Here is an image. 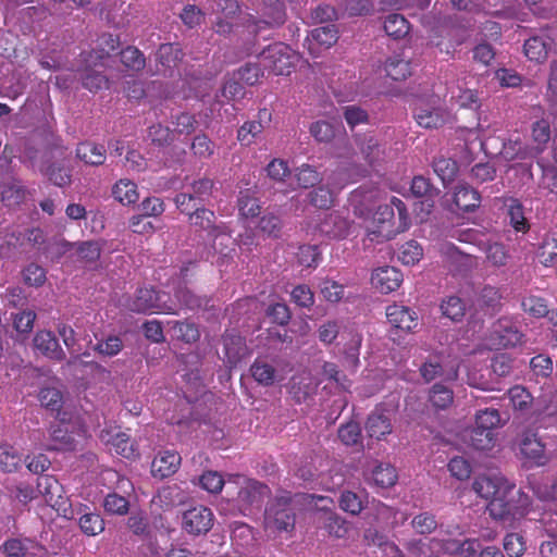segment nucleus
<instances>
[{
    "mask_svg": "<svg viewBox=\"0 0 557 557\" xmlns=\"http://www.w3.org/2000/svg\"><path fill=\"white\" fill-rule=\"evenodd\" d=\"M190 150L198 159H209L214 153L215 145L206 134H199L193 138Z\"/></svg>",
    "mask_w": 557,
    "mask_h": 557,
    "instance_id": "0e129e2a",
    "label": "nucleus"
},
{
    "mask_svg": "<svg viewBox=\"0 0 557 557\" xmlns=\"http://www.w3.org/2000/svg\"><path fill=\"white\" fill-rule=\"evenodd\" d=\"M188 220L191 225L207 232V237L212 242L213 247L219 238H231L228 226L223 222L216 223L214 211L203 206L196 208Z\"/></svg>",
    "mask_w": 557,
    "mask_h": 557,
    "instance_id": "9d476101",
    "label": "nucleus"
},
{
    "mask_svg": "<svg viewBox=\"0 0 557 557\" xmlns=\"http://www.w3.org/2000/svg\"><path fill=\"white\" fill-rule=\"evenodd\" d=\"M475 425L480 426L481 430H488L493 432L494 429L502 425L499 411L495 408H485L479 410L475 413Z\"/></svg>",
    "mask_w": 557,
    "mask_h": 557,
    "instance_id": "052dcab7",
    "label": "nucleus"
},
{
    "mask_svg": "<svg viewBox=\"0 0 557 557\" xmlns=\"http://www.w3.org/2000/svg\"><path fill=\"white\" fill-rule=\"evenodd\" d=\"M214 188V181L209 177H200L190 184V191H188L194 199L198 200L201 206L212 196Z\"/></svg>",
    "mask_w": 557,
    "mask_h": 557,
    "instance_id": "6e6d98bb",
    "label": "nucleus"
},
{
    "mask_svg": "<svg viewBox=\"0 0 557 557\" xmlns=\"http://www.w3.org/2000/svg\"><path fill=\"white\" fill-rule=\"evenodd\" d=\"M504 205L508 208L510 224L516 232L527 233L530 224L524 215V208L517 198H506Z\"/></svg>",
    "mask_w": 557,
    "mask_h": 557,
    "instance_id": "f704fd0d",
    "label": "nucleus"
},
{
    "mask_svg": "<svg viewBox=\"0 0 557 557\" xmlns=\"http://www.w3.org/2000/svg\"><path fill=\"white\" fill-rule=\"evenodd\" d=\"M518 446L524 463L529 467L545 466L550 459L546 453V445L532 429H527L520 434Z\"/></svg>",
    "mask_w": 557,
    "mask_h": 557,
    "instance_id": "0eeeda50",
    "label": "nucleus"
},
{
    "mask_svg": "<svg viewBox=\"0 0 557 557\" xmlns=\"http://www.w3.org/2000/svg\"><path fill=\"white\" fill-rule=\"evenodd\" d=\"M383 70L391 79L403 82L412 75V62L403 52H396L386 58Z\"/></svg>",
    "mask_w": 557,
    "mask_h": 557,
    "instance_id": "aec40b11",
    "label": "nucleus"
},
{
    "mask_svg": "<svg viewBox=\"0 0 557 557\" xmlns=\"http://www.w3.org/2000/svg\"><path fill=\"white\" fill-rule=\"evenodd\" d=\"M251 377L261 386L268 387L278 381V373L267 357H257L249 368Z\"/></svg>",
    "mask_w": 557,
    "mask_h": 557,
    "instance_id": "393cba45",
    "label": "nucleus"
},
{
    "mask_svg": "<svg viewBox=\"0 0 557 557\" xmlns=\"http://www.w3.org/2000/svg\"><path fill=\"white\" fill-rule=\"evenodd\" d=\"M34 542L27 537H10L0 545L4 557H26Z\"/></svg>",
    "mask_w": 557,
    "mask_h": 557,
    "instance_id": "e433bc0d",
    "label": "nucleus"
},
{
    "mask_svg": "<svg viewBox=\"0 0 557 557\" xmlns=\"http://www.w3.org/2000/svg\"><path fill=\"white\" fill-rule=\"evenodd\" d=\"M433 171L444 185L451 183L458 173V164L450 158H437L433 161Z\"/></svg>",
    "mask_w": 557,
    "mask_h": 557,
    "instance_id": "37998d69",
    "label": "nucleus"
},
{
    "mask_svg": "<svg viewBox=\"0 0 557 557\" xmlns=\"http://www.w3.org/2000/svg\"><path fill=\"white\" fill-rule=\"evenodd\" d=\"M349 228L348 221L338 212H330L317 225L320 234L329 238H343L347 235Z\"/></svg>",
    "mask_w": 557,
    "mask_h": 557,
    "instance_id": "a878e982",
    "label": "nucleus"
},
{
    "mask_svg": "<svg viewBox=\"0 0 557 557\" xmlns=\"http://www.w3.org/2000/svg\"><path fill=\"white\" fill-rule=\"evenodd\" d=\"M112 196L124 206L133 205L139 198L137 185L127 178H122L114 184L112 187Z\"/></svg>",
    "mask_w": 557,
    "mask_h": 557,
    "instance_id": "c9c22d12",
    "label": "nucleus"
},
{
    "mask_svg": "<svg viewBox=\"0 0 557 557\" xmlns=\"http://www.w3.org/2000/svg\"><path fill=\"white\" fill-rule=\"evenodd\" d=\"M226 494L236 503L238 509L246 513L252 508H260L271 494L270 487L243 474H231L226 481Z\"/></svg>",
    "mask_w": 557,
    "mask_h": 557,
    "instance_id": "f257e3e1",
    "label": "nucleus"
},
{
    "mask_svg": "<svg viewBox=\"0 0 557 557\" xmlns=\"http://www.w3.org/2000/svg\"><path fill=\"white\" fill-rule=\"evenodd\" d=\"M386 319L397 331L410 333L418 325V315L409 307L393 304L386 307Z\"/></svg>",
    "mask_w": 557,
    "mask_h": 557,
    "instance_id": "2eb2a0df",
    "label": "nucleus"
},
{
    "mask_svg": "<svg viewBox=\"0 0 557 557\" xmlns=\"http://www.w3.org/2000/svg\"><path fill=\"white\" fill-rule=\"evenodd\" d=\"M555 47V40L548 33V29H542L539 34L529 37L523 45L525 57L535 63H544L549 52Z\"/></svg>",
    "mask_w": 557,
    "mask_h": 557,
    "instance_id": "f8f14e48",
    "label": "nucleus"
},
{
    "mask_svg": "<svg viewBox=\"0 0 557 557\" xmlns=\"http://www.w3.org/2000/svg\"><path fill=\"white\" fill-rule=\"evenodd\" d=\"M339 441L346 446H355L361 443V428L356 421L341 424L337 431Z\"/></svg>",
    "mask_w": 557,
    "mask_h": 557,
    "instance_id": "864d4df0",
    "label": "nucleus"
},
{
    "mask_svg": "<svg viewBox=\"0 0 557 557\" xmlns=\"http://www.w3.org/2000/svg\"><path fill=\"white\" fill-rule=\"evenodd\" d=\"M295 177L298 186L301 188H310L321 182V175L318 170L307 163L296 169Z\"/></svg>",
    "mask_w": 557,
    "mask_h": 557,
    "instance_id": "680f3d73",
    "label": "nucleus"
},
{
    "mask_svg": "<svg viewBox=\"0 0 557 557\" xmlns=\"http://www.w3.org/2000/svg\"><path fill=\"white\" fill-rule=\"evenodd\" d=\"M500 156L506 161L527 160L536 158L539 156V150H532L519 139H509L503 144Z\"/></svg>",
    "mask_w": 557,
    "mask_h": 557,
    "instance_id": "7c9ffc66",
    "label": "nucleus"
},
{
    "mask_svg": "<svg viewBox=\"0 0 557 557\" xmlns=\"http://www.w3.org/2000/svg\"><path fill=\"white\" fill-rule=\"evenodd\" d=\"M522 310L529 315L540 319L549 314L547 301L540 296L529 295L521 301Z\"/></svg>",
    "mask_w": 557,
    "mask_h": 557,
    "instance_id": "a18cd8bd",
    "label": "nucleus"
},
{
    "mask_svg": "<svg viewBox=\"0 0 557 557\" xmlns=\"http://www.w3.org/2000/svg\"><path fill=\"white\" fill-rule=\"evenodd\" d=\"M533 494L542 502H557V478L531 483Z\"/></svg>",
    "mask_w": 557,
    "mask_h": 557,
    "instance_id": "338daca9",
    "label": "nucleus"
},
{
    "mask_svg": "<svg viewBox=\"0 0 557 557\" xmlns=\"http://www.w3.org/2000/svg\"><path fill=\"white\" fill-rule=\"evenodd\" d=\"M508 396L513 410L521 414H528L531 411L533 397L527 388L516 385L508 391Z\"/></svg>",
    "mask_w": 557,
    "mask_h": 557,
    "instance_id": "58836bf2",
    "label": "nucleus"
},
{
    "mask_svg": "<svg viewBox=\"0 0 557 557\" xmlns=\"http://www.w3.org/2000/svg\"><path fill=\"white\" fill-rule=\"evenodd\" d=\"M271 120L272 112L268 108L259 109L255 120L245 122L238 128L237 140L244 146L251 145L255 138L263 132L267 125L270 124Z\"/></svg>",
    "mask_w": 557,
    "mask_h": 557,
    "instance_id": "dca6fc26",
    "label": "nucleus"
},
{
    "mask_svg": "<svg viewBox=\"0 0 557 557\" xmlns=\"http://www.w3.org/2000/svg\"><path fill=\"white\" fill-rule=\"evenodd\" d=\"M295 521L296 515L289 494L276 496L265 508L264 523L268 529L289 532L294 530Z\"/></svg>",
    "mask_w": 557,
    "mask_h": 557,
    "instance_id": "f03ea898",
    "label": "nucleus"
},
{
    "mask_svg": "<svg viewBox=\"0 0 557 557\" xmlns=\"http://www.w3.org/2000/svg\"><path fill=\"white\" fill-rule=\"evenodd\" d=\"M239 214L244 218H256L261 212L259 199L250 189L240 190L237 199Z\"/></svg>",
    "mask_w": 557,
    "mask_h": 557,
    "instance_id": "4c0bfd02",
    "label": "nucleus"
},
{
    "mask_svg": "<svg viewBox=\"0 0 557 557\" xmlns=\"http://www.w3.org/2000/svg\"><path fill=\"white\" fill-rule=\"evenodd\" d=\"M372 480L376 486L388 488L397 481L396 469L388 463H380L372 471Z\"/></svg>",
    "mask_w": 557,
    "mask_h": 557,
    "instance_id": "de8ad7c7",
    "label": "nucleus"
},
{
    "mask_svg": "<svg viewBox=\"0 0 557 557\" xmlns=\"http://www.w3.org/2000/svg\"><path fill=\"white\" fill-rule=\"evenodd\" d=\"M214 516L210 508L198 505L183 512L182 529L190 535L207 534L213 527Z\"/></svg>",
    "mask_w": 557,
    "mask_h": 557,
    "instance_id": "9b49d317",
    "label": "nucleus"
},
{
    "mask_svg": "<svg viewBox=\"0 0 557 557\" xmlns=\"http://www.w3.org/2000/svg\"><path fill=\"white\" fill-rule=\"evenodd\" d=\"M363 159L370 166H374L384 157V149L373 137H364L359 144Z\"/></svg>",
    "mask_w": 557,
    "mask_h": 557,
    "instance_id": "c03bdc74",
    "label": "nucleus"
},
{
    "mask_svg": "<svg viewBox=\"0 0 557 557\" xmlns=\"http://www.w3.org/2000/svg\"><path fill=\"white\" fill-rule=\"evenodd\" d=\"M103 508L109 515L125 516L129 510V502L124 496L112 492L104 497Z\"/></svg>",
    "mask_w": 557,
    "mask_h": 557,
    "instance_id": "bf43d9fd",
    "label": "nucleus"
},
{
    "mask_svg": "<svg viewBox=\"0 0 557 557\" xmlns=\"http://www.w3.org/2000/svg\"><path fill=\"white\" fill-rule=\"evenodd\" d=\"M34 347L44 356L55 361H63L65 352L51 331H38L34 337Z\"/></svg>",
    "mask_w": 557,
    "mask_h": 557,
    "instance_id": "4be33fe9",
    "label": "nucleus"
},
{
    "mask_svg": "<svg viewBox=\"0 0 557 557\" xmlns=\"http://www.w3.org/2000/svg\"><path fill=\"white\" fill-rule=\"evenodd\" d=\"M282 220L274 213L263 214L257 225L259 232L272 238H278L282 232Z\"/></svg>",
    "mask_w": 557,
    "mask_h": 557,
    "instance_id": "13d9d810",
    "label": "nucleus"
},
{
    "mask_svg": "<svg viewBox=\"0 0 557 557\" xmlns=\"http://www.w3.org/2000/svg\"><path fill=\"white\" fill-rule=\"evenodd\" d=\"M123 341L117 335H109L104 339H100L94 346V350L103 357H114L123 349Z\"/></svg>",
    "mask_w": 557,
    "mask_h": 557,
    "instance_id": "e2e57ef3",
    "label": "nucleus"
},
{
    "mask_svg": "<svg viewBox=\"0 0 557 557\" xmlns=\"http://www.w3.org/2000/svg\"><path fill=\"white\" fill-rule=\"evenodd\" d=\"M79 63L81 64L77 67V72L84 88L91 92H97L102 88H108V77L102 72L97 70L98 67H102L101 63L95 60L94 62H89L87 60H82L81 58Z\"/></svg>",
    "mask_w": 557,
    "mask_h": 557,
    "instance_id": "ddd939ff",
    "label": "nucleus"
},
{
    "mask_svg": "<svg viewBox=\"0 0 557 557\" xmlns=\"http://www.w3.org/2000/svg\"><path fill=\"white\" fill-rule=\"evenodd\" d=\"M335 191L329 186L320 185L309 193V201L319 209H330L335 202Z\"/></svg>",
    "mask_w": 557,
    "mask_h": 557,
    "instance_id": "09e8293b",
    "label": "nucleus"
},
{
    "mask_svg": "<svg viewBox=\"0 0 557 557\" xmlns=\"http://www.w3.org/2000/svg\"><path fill=\"white\" fill-rule=\"evenodd\" d=\"M473 491L482 498L494 499L508 497L515 490V484L500 474L478 475L472 483Z\"/></svg>",
    "mask_w": 557,
    "mask_h": 557,
    "instance_id": "6e6552de",
    "label": "nucleus"
},
{
    "mask_svg": "<svg viewBox=\"0 0 557 557\" xmlns=\"http://www.w3.org/2000/svg\"><path fill=\"white\" fill-rule=\"evenodd\" d=\"M523 334L508 319H498L486 337L491 349L499 350L516 347L522 343Z\"/></svg>",
    "mask_w": 557,
    "mask_h": 557,
    "instance_id": "1a4fd4ad",
    "label": "nucleus"
},
{
    "mask_svg": "<svg viewBox=\"0 0 557 557\" xmlns=\"http://www.w3.org/2000/svg\"><path fill=\"white\" fill-rule=\"evenodd\" d=\"M39 401L41 406L51 411L59 412L63 405L62 393L54 387H42L39 392Z\"/></svg>",
    "mask_w": 557,
    "mask_h": 557,
    "instance_id": "774afa93",
    "label": "nucleus"
},
{
    "mask_svg": "<svg viewBox=\"0 0 557 557\" xmlns=\"http://www.w3.org/2000/svg\"><path fill=\"white\" fill-rule=\"evenodd\" d=\"M530 496L521 490H513L508 497L494 499L487 504L488 515L494 520H506L509 517H523L529 513L531 508Z\"/></svg>",
    "mask_w": 557,
    "mask_h": 557,
    "instance_id": "20e7f679",
    "label": "nucleus"
},
{
    "mask_svg": "<svg viewBox=\"0 0 557 557\" xmlns=\"http://www.w3.org/2000/svg\"><path fill=\"white\" fill-rule=\"evenodd\" d=\"M268 0H264L267 3ZM270 3L265 5L263 18L253 21V28L251 33L257 34L264 27H274L284 24L286 20V10L284 0H269Z\"/></svg>",
    "mask_w": 557,
    "mask_h": 557,
    "instance_id": "6ab92c4d",
    "label": "nucleus"
},
{
    "mask_svg": "<svg viewBox=\"0 0 557 557\" xmlns=\"http://www.w3.org/2000/svg\"><path fill=\"white\" fill-rule=\"evenodd\" d=\"M394 219L395 211H393V207L388 205L379 206L375 214L374 221L379 224V233H385V236H391L392 234L398 233L396 228H394Z\"/></svg>",
    "mask_w": 557,
    "mask_h": 557,
    "instance_id": "49530a36",
    "label": "nucleus"
},
{
    "mask_svg": "<svg viewBox=\"0 0 557 557\" xmlns=\"http://www.w3.org/2000/svg\"><path fill=\"white\" fill-rule=\"evenodd\" d=\"M101 440L113 449L115 454L124 458H133L136 455L134 444L125 432L120 430H104L101 433Z\"/></svg>",
    "mask_w": 557,
    "mask_h": 557,
    "instance_id": "5701e85b",
    "label": "nucleus"
},
{
    "mask_svg": "<svg viewBox=\"0 0 557 557\" xmlns=\"http://www.w3.org/2000/svg\"><path fill=\"white\" fill-rule=\"evenodd\" d=\"M410 524L414 532L420 535L433 533L438 525L435 516L429 511H423L416 515L412 518Z\"/></svg>",
    "mask_w": 557,
    "mask_h": 557,
    "instance_id": "4d7b16f0",
    "label": "nucleus"
},
{
    "mask_svg": "<svg viewBox=\"0 0 557 557\" xmlns=\"http://www.w3.org/2000/svg\"><path fill=\"white\" fill-rule=\"evenodd\" d=\"M449 3L451 7L457 11H465L467 13L472 14H484V15H492L497 17H511L512 14L509 11L505 10H498L495 12H491L485 7V1L480 0H449Z\"/></svg>",
    "mask_w": 557,
    "mask_h": 557,
    "instance_id": "2f4dec72",
    "label": "nucleus"
},
{
    "mask_svg": "<svg viewBox=\"0 0 557 557\" xmlns=\"http://www.w3.org/2000/svg\"><path fill=\"white\" fill-rule=\"evenodd\" d=\"M172 329L175 337L184 343H196L200 338L199 329L194 322L175 321Z\"/></svg>",
    "mask_w": 557,
    "mask_h": 557,
    "instance_id": "3c124183",
    "label": "nucleus"
},
{
    "mask_svg": "<svg viewBox=\"0 0 557 557\" xmlns=\"http://www.w3.org/2000/svg\"><path fill=\"white\" fill-rule=\"evenodd\" d=\"M102 245L99 240H85L76 244V252L81 260L96 263L101 256Z\"/></svg>",
    "mask_w": 557,
    "mask_h": 557,
    "instance_id": "5fc2aeb1",
    "label": "nucleus"
},
{
    "mask_svg": "<svg viewBox=\"0 0 557 557\" xmlns=\"http://www.w3.org/2000/svg\"><path fill=\"white\" fill-rule=\"evenodd\" d=\"M74 509V516L79 515L78 525L87 536H96L104 531V520L98 512L90 510L85 504H78Z\"/></svg>",
    "mask_w": 557,
    "mask_h": 557,
    "instance_id": "a211bd4d",
    "label": "nucleus"
},
{
    "mask_svg": "<svg viewBox=\"0 0 557 557\" xmlns=\"http://www.w3.org/2000/svg\"><path fill=\"white\" fill-rule=\"evenodd\" d=\"M123 306L135 313L166 312L175 313L171 306L161 301V294L153 287L137 288L133 296H128Z\"/></svg>",
    "mask_w": 557,
    "mask_h": 557,
    "instance_id": "423d86ee",
    "label": "nucleus"
},
{
    "mask_svg": "<svg viewBox=\"0 0 557 557\" xmlns=\"http://www.w3.org/2000/svg\"><path fill=\"white\" fill-rule=\"evenodd\" d=\"M181 455L175 450L160 451L152 460L151 472L160 479L173 475L181 466Z\"/></svg>",
    "mask_w": 557,
    "mask_h": 557,
    "instance_id": "412c9836",
    "label": "nucleus"
},
{
    "mask_svg": "<svg viewBox=\"0 0 557 557\" xmlns=\"http://www.w3.org/2000/svg\"><path fill=\"white\" fill-rule=\"evenodd\" d=\"M263 70L274 75H289L295 65V52L283 42L268 46L259 54Z\"/></svg>",
    "mask_w": 557,
    "mask_h": 557,
    "instance_id": "39448f33",
    "label": "nucleus"
},
{
    "mask_svg": "<svg viewBox=\"0 0 557 557\" xmlns=\"http://www.w3.org/2000/svg\"><path fill=\"white\" fill-rule=\"evenodd\" d=\"M441 312L451 321L459 322L466 314V304L458 296H447L441 302Z\"/></svg>",
    "mask_w": 557,
    "mask_h": 557,
    "instance_id": "a19ab883",
    "label": "nucleus"
},
{
    "mask_svg": "<svg viewBox=\"0 0 557 557\" xmlns=\"http://www.w3.org/2000/svg\"><path fill=\"white\" fill-rule=\"evenodd\" d=\"M454 202L456 207L465 212L476 209L481 202L478 190L467 184H460L455 188Z\"/></svg>",
    "mask_w": 557,
    "mask_h": 557,
    "instance_id": "c756f323",
    "label": "nucleus"
},
{
    "mask_svg": "<svg viewBox=\"0 0 557 557\" xmlns=\"http://www.w3.org/2000/svg\"><path fill=\"white\" fill-rule=\"evenodd\" d=\"M429 401L435 409H446L454 401V392L442 383H435L429 391Z\"/></svg>",
    "mask_w": 557,
    "mask_h": 557,
    "instance_id": "ea45409f",
    "label": "nucleus"
},
{
    "mask_svg": "<svg viewBox=\"0 0 557 557\" xmlns=\"http://www.w3.org/2000/svg\"><path fill=\"white\" fill-rule=\"evenodd\" d=\"M404 281V275L395 267L385 265L375 269L371 275L372 286L381 294H391L397 290Z\"/></svg>",
    "mask_w": 557,
    "mask_h": 557,
    "instance_id": "4468645a",
    "label": "nucleus"
},
{
    "mask_svg": "<svg viewBox=\"0 0 557 557\" xmlns=\"http://www.w3.org/2000/svg\"><path fill=\"white\" fill-rule=\"evenodd\" d=\"M311 38L319 46L330 48L338 40V29L334 24H327L311 30Z\"/></svg>",
    "mask_w": 557,
    "mask_h": 557,
    "instance_id": "8fccbe9b",
    "label": "nucleus"
},
{
    "mask_svg": "<svg viewBox=\"0 0 557 557\" xmlns=\"http://www.w3.org/2000/svg\"><path fill=\"white\" fill-rule=\"evenodd\" d=\"M532 139L535 146L532 150H539V154L544 151L550 140V123L548 120L541 119L532 124Z\"/></svg>",
    "mask_w": 557,
    "mask_h": 557,
    "instance_id": "79ce46f5",
    "label": "nucleus"
},
{
    "mask_svg": "<svg viewBox=\"0 0 557 557\" xmlns=\"http://www.w3.org/2000/svg\"><path fill=\"white\" fill-rule=\"evenodd\" d=\"M76 157L89 165H101L106 161V149L90 141L81 143L76 148Z\"/></svg>",
    "mask_w": 557,
    "mask_h": 557,
    "instance_id": "72a5a7b5",
    "label": "nucleus"
},
{
    "mask_svg": "<svg viewBox=\"0 0 557 557\" xmlns=\"http://www.w3.org/2000/svg\"><path fill=\"white\" fill-rule=\"evenodd\" d=\"M120 48V38L112 34L104 33L98 37L96 48L90 51H83L79 54L82 60L89 62L98 61L104 66L106 60Z\"/></svg>",
    "mask_w": 557,
    "mask_h": 557,
    "instance_id": "f3484780",
    "label": "nucleus"
},
{
    "mask_svg": "<svg viewBox=\"0 0 557 557\" xmlns=\"http://www.w3.org/2000/svg\"><path fill=\"white\" fill-rule=\"evenodd\" d=\"M37 491L47 505L54 509L65 519H74V509L69 497L64 494V488L53 475H40L37 479Z\"/></svg>",
    "mask_w": 557,
    "mask_h": 557,
    "instance_id": "7ed1b4c3",
    "label": "nucleus"
},
{
    "mask_svg": "<svg viewBox=\"0 0 557 557\" xmlns=\"http://www.w3.org/2000/svg\"><path fill=\"white\" fill-rule=\"evenodd\" d=\"M536 256L544 267H554L557 264V239L545 237L540 245Z\"/></svg>",
    "mask_w": 557,
    "mask_h": 557,
    "instance_id": "603ef678",
    "label": "nucleus"
},
{
    "mask_svg": "<svg viewBox=\"0 0 557 557\" xmlns=\"http://www.w3.org/2000/svg\"><path fill=\"white\" fill-rule=\"evenodd\" d=\"M183 51L178 44H164L158 50V60L166 67L176 66V63L183 59Z\"/></svg>",
    "mask_w": 557,
    "mask_h": 557,
    "instance_id": "69168bd1",
    "label": "nucleus"
},
{
    "mask_svg": "<svg viewBox=\"0 0 557 557\" xmlns=\"http://www.w3.org/2000/svg\"><path fill=\"white\" fill-rule=\"evenodd\" d=\"M48 432L49 442L45 445L47 450H72L74 448V438L64 424L53 423Z\"/></svg>",
    "mask_w": 557,
    "mask_h": 557,
    "instance_id": "bb28decb",
    "label": "nucleus"
},
{
    "mask_svg": "<svg viewBox=\"0 0 557 557\" xmlns=\"http://www.w3.org/2000/svg\"><path fill=\"white\" fill-rule=\"evenodd\" d=\"M222 341L225 357L231 366H236L249 352L245 337L235 332H226Z\"/></svg>",
    "mask_w": 557,
    "mask_h": 557,
    "instance_id": "b1692460",
    "label": "nucleus"
},
{
    "mask_svg": "<svg viewBox=\"0 0 557 557\" xmlns=\"http://www.w3.org/2000/svg\"><path fill=\"white\" fill-rule=\"evenodd\" d=\"M417 123L424 128H438L443 126L448 117V113L441 108L420 107L414 110Z\"/></svg>",
    "mask_w": 557,
    "mask_h": 557,
    "instance_id": "cd10ccee",
    "label": "nucleus"
},
{
    "mask_svg": "<svg viewBox=\"0 0 557 557\" xmlns=\"http://www.w3.org/2000/svg\"><path fill=\"white\" fill-rule=\"evenodd\" d=\"M383 28L385 34L393 40H401L409 35L411 25L404 15L391 13L384 17Z\"/></svg>",
    "mask_w": 557,
    "mask_h": 557,
    "instance_id": "c85d7f7f",
    "label": "nucleus"
},
{
    "mask_svg": "<svg viewBox=\"0 0 557 557\" xmlns=\"http://www.w3.org/2000/svg\"><path fill=\"white\" fill-rule=\"evenodd\" d=\"M392 423L387 416L382 412H372L366 422L368 435L377 441L392 433Z\"/></svg>",
    "mask_w": 557,
    "mask_h": 557,
    "instance_id": "473e14b6",
    "label": "nucleus"
}]
</instances>
